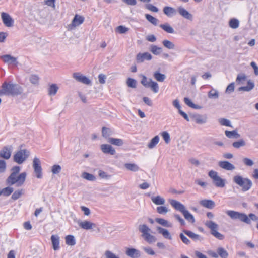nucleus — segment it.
Returning a JSON list of instances; mask_svg holds the SVG:
<instances>
[{
    "instance_id": "f257e3e1",
    "label": "nucleus",
    "mask_w": 258,
    "mask_h": 258,
    "mask_svg": "<svg viewBox=\"0 0 258 258\" xmlns=\"http://www.w3.org/2000/svg\"><path fill=\"white\" fill-rule=\"evenodd\" d=\"M21 168L19 166H16L12 168V173L7 179L8 184L12 185L16 184L17 186H22L25 182L26 178V173L22 172L18 174Z\"/></svg>"
},
{
    "instance_id": "f03ea898",
    "label": "nucleus",
    "mask_w": 258,
    "mask_h": 258,
    "mask_svg": "<svg viewBox=\"0 0 258 258\" xmlns=\"http://www.w3.org/2000/svg\"><path fill=\"white\" fill-rule=\"evenodd\" d=\"M226 214L233 220H239L241 222H244L247 224H251V221H258V217L255 214L250 213L248 216L245 213H240L233 210H227L226 212Z\"/></svg>"
},
{
    "instance_id": "7ed1b4c3",
    "label": "nucleus",
    "mask_w": 258,
    "mask_h": 258,
    "mask_svg": "<svg viewBox=\"0 0 258 258\" xmlns=\"http://www.w3.org/2000/svg\"><path fill=\"white\" fill-rule=\"evenodd\" d=\"M23 92V88L17 84L4 82L0 90V96L12 95L16 96L21 94Z\"/></svg>"
},
{
    "instance_id": "20e7f679",
    "label": "nucleus",
    "mask_w": 258,
    "mask_h": 258,
    "mask_svg": "<svg viewBox=\"0 0 258 258\" xmlns=\"http://www.w3.org/2000/svg\"><path fill=\"white\" fill-rule=\"evenodd\" d=\"M139 230L142 233V236L144 239L149 244H152L156 241L157 238L152 234L151 229L146 224H141L139 226Z\"/></svg>"
},
{
    "instance_id": "39448f33",
    "label": "nucleus",
    "mask_w": 258,
    "mask_h": 258,
    "mask_svg": "<svg viewBox=\"0 0 258 258\" xmlns=\"http://www.w3.org/2000/svg\"><path fill=\"white\" fill-rule=\"evenodd\" d=\"M139 230L142 233V236L144 239L149 244H152L156 241L157 238L152 234L151 229L146 224H141L139 226Z\"/></svg>"
},
{
    "instance_id": "423d86ee",
    "label": "nucleus",
    "mask_w": 258,
    "mask_h": 258,
    "mask_svg": "<svg viewBox=\"0 0 258 258\" xmlns=\"http://www.w3.org/2000/svg\"><path fill=\"white\" fill-rule=\"evenodd\" d=\"M233 182L241 187L242 191L246 192L252 186V181L248 178H243L240 175H236L233 177Z\"/></svg>"
},
{
    "instance_id": "0eeeda50",
    "label": "nucleus",
    "mask_w": 258,
    "mask_h": 258,
    "mask_svg": "<svg viewBox=\"0 0 258 258\" xmlns=\"http://www.w3.org/2000/svg\"><path fill=\"white\" fill-rule=\"evenodd\" d=\"M205 225L211 230L212 235L219 240H223L224 238L223 235L218 232V225L211 220L206 221Z\"/></svg>"
},
{
    "instance_id": "6e6552de",
    "label": "nucleus",
    "mask_w": 258,
    "mask_h": 258,
    "mask_svg": "<svg viewBox=\"0 0 258 258\" xmlns=\"http://www.w3.org/2000/svg\"><path fill=\"white\" fill-rule=\"evenodd\" d=\"M30 155V152L26 149H21L14 155V161L19 164L24 163Z\"/></svg>"
},
{
    "instance_id": "1a4fd4ad",
    "label": "nucleus",
    "mask_w": 258,
    "mask_h": 258,
    "mask_svg": "<svg viewBox=\"0 0 258 258\" xmlns=\"http://www.w3.org/2000/svg\"><path fill=\"white\" fill-rule=\"evenodd\" d=\"M208 175L212 179L213 183L216 187L223 188L225 186L226 181L219 176L218 172L211 170L209 172Z\"/></svg>"
},
{
    "instance_id": "9d476101",
    "label": "nucleus",
    "mask_w": 258,
    "mask_h": 258,
    "mask_svg": "<svg viewBox=\"0 0 258 258\" xmlns=\"http://www.w3.org/2000/svg\"><path fill=\"white\" fill-rule=\"evenodd\" d=\"M33 167L37 178H41L42 177V169L41 166V161L37 157H35L33 159Z\"/></svg>"
},
{
    "instance_id": "9b49d317",
    "label": "nucleus",
    "mask_w": 258,
    "mask_h": 258,
    "mask_svg": "<svg viewBox=\"0 0 258 258\" xmlns=\"http://www.w3.org/2000/svg\"><path fill=\"white\" fill-rule=\"evenodd\" d=\"M84 21V18L83 16L76 14L74 17L70 24L68 25V30H73L76 27L82 24Z\"/></svg>"
},
{
    "instance_id": "f8f14e48",
    "label": "nucleus",
    "mask_w": 258,
    "mask_h": 258,
    "mask_svg": "<svg viewBox=\"0 0 258 258\" xmlns=\"http://www.w3.org/2000/svg\"><path fill=\"white\" fill-rule=\"evenodd\" d=\"M152 57V55L149 52L139 53L136 56V60L138 63H142L145 60H151Z\"/></svg>"
},
{
    "instance_id": "ddd939ff",
    "label": "nucleus",
    "mask_w": 258,
    "mask_h": 258,
    "mask_svg": "<svg viewBox=\"0 0 258 258\" xmlns=\"http://www.w3.org/2000/svg\"><path fill=\"white\" fill-rule=\"evenodd\" d=\"M1 58L5 63L8 64H13L17 66L18 64L17 58L12 56L9 54L4 55L1 56Z\"/></svg>"
},
{
    "instance_id": "4468645a",
    "label": "nucleus",
    "mask_w": 258,
    "mask_h": 258,
    "mask_svg": "<svg viewBox=\"0 0 258 258\" xmlns=\"http://www.w3.org/2000/svg\"><path fill=\"white\" fill-rule=\"evenodd\" d=\"M1 18L3 23L7 27H12L13 25L14 20L8 13L2 12Z\"/></svg>"
},
{
    "instance_id": "2eb2a0df",
    "label": "nucleus",
    "mask_w": 258,
    "mask_h": 258,
    "mask_svg": "<svg viewBox=\"0 0 258 258\" xmlns=\"http://www.w3.org/2000/svg\"><path fill=\"white\" fill-rule=\"evenodd\" d=\"M74 78H75L77 81L80 82L83 84L86 85H89L91 84V80L88 79L85 76L83 75L80 73H74L73 75Z\"/></svg>"
},
{
    "instance_id": "dca6fc26",
    "label": "nucleus",
    "mask_w": 258,
    "mask_h": 258,
    "mask_svg": "<svg viewBox=\"0 0 258 258\" xmlns=\"http://www.w3.org/2000/svg\"><path fill=\"white\" fill-rule=\"evenodd\" d=\"M169 202L175 209L181 213L186 209L185 207L182 204L175 200L169 199Z\"/></svg>"
},
{
    "instance_id": "f3484780",
    "label": "nucleus",
    "mask_w": 258,
    "mask_h": 258,
    "mask_svg": "<svg viewBox=\"0 0 258 258\" xmlns=\"http://www.w3.org/2000/svg\"><path fill=\"white\" fill-rule=\"evenodd\" d=\"M177 11L180 15L186 19L192 21L193 19V15L187 11L183 7L180 6L177 9Z\"/></svg>"
},
{
    "instance_id": "a211bd4d",
    "label": "nucleus",
    "mask_w": 258,
    "mask_h": 258,
    "mask_svg": "<svg viewBox=\"0 0 258 258\" xmlns=\"http://www.w3.org/2000/svg\"><path fill=\"white\" fill-rule=\"evenodd\" d=\"M79 226L85 230H90L96 227V224L88 221H78Z\"/></svg>"
},
{
    "instance_id": "6ab92c4d",
    "label": "nucleus",
    "mask_w": 258,
    "mask_h": 258,
    "mask_svg": "<svg viewBox=\"0 0 258 258\" xmlns=\"http://www.w3.org/2000/svg\"><path fill=\"white\" fill-rule=\"evenodd\" d=\"M47 16L48 12L45 9L39 10L37 20L39 23L43 24L46 22Z\"/></svg>"
},
{
    "instance_id": "aec40b11",
    "label": "nucleus",
    "mask_w": 258,
    "mask_h": 258,
    "mask_svg": "<svg viewBox=\"0 0 258 258\" xmlns=\"http://www.w3.org/2000/svg\"><path fill=\"white\" fill-rule=\"evenodd\" d=\"M100 148L104 154H109L112 155L115 154V149L109 144H102L101 145Z\"/></svg>"
},
{
    "instance_id": "412c9836",
    "label": "nucleus",
    "mask_w": 258,
    "mask_h": 258,
    "mask_svg": "<svg viewBox=\"0 0 258 258\" xmlns=\"http://www.w3.org/2000/svg\"><path fill=\"white\" fill-rule=\"evenodd\" d=\"M125 253L127 256L131 258H138L140 256L139 250L133 248H127Z\"/></svg>"
},
{
    "instance_id": "4be33fe9",
    "label": "nucleus",
    "mask_w": 258,
    "mask_h": 258,
    "mask_svg": "<svg viewBox=\"0 0 258 258\" xmlns=\"http://www.w3.org/2000/svg\"><path fill=\"white\" fill-rule=\"evenodd\" d=\"M163 13L168 17H172L177 14V11L173 7L166 6L163 10Z\"/></svg>"
},
{
    "instance_id": "5701e85b",
    "label": "nucleus",
    "mask_w": 258,
    "mask_h": 258,
    "mask_svg": "<svg viewBox=\"0 0 258 258\" xmlns=\"http://www.w3.org/2000/svg\"><path fill=\"white\" fill-rule=\"evenodd\" d=\"M183 232L194 241H201L203 240V238L202 236L192 232V231L184 230Z\"/></svg>"
},
{
    "instance_id": "b1692460",
    "label": "nucleus",
    "mask_w": 258,
    "mask_h": 258,
    "mask_svg": "<svg viewBox=\"0 0 258 258\" xmlns=\"http://www.w3.org/2000/svg\"><path fill=\"white\" fill-rule=\"evenodd\" d=\"M218 165L221 168L226 170H233L235 168V166L228 161H220Z\"/></svg>"
},
{
    "instance_id": "393cba45",
    "label": "nucleus",
    "mask_w": 258,
    "mask_h": 258,
    "mask_svg": "<svg viewBox=\"0 0 258 258\" xmlns=\"http://www.w3.org/2000/svg\"><path fill=\"white\" fill-rule=\"evenodd\" d=\"M11 155V150L10 148L5 147L0 151V157L6 159L10 158Z\"/></svg>"
},
{
    "instance_id": "a878e982",
    "label": "nucleus",
    "mask_w": 258,
    "mask_h": 258,
    "mask_svg": "<svg viewBox=\"0 0 258 258\" xmlns=\"http://www.w3.org/2000/svg\"><path fill=\"white\" fill-rule=\"evenodd\" d=\"M53 248L54 250L59 249V237L58 235H52L51 237Z\"/></svg>"
},
{
    "instance_id": "bb28decb",
    "label": "nucleus",
    "mask_w": 258,
    "mask_h": 258,
    "mask_svg": "<svg viewBox=\"0 0 258 258\" xmlns=\"http://www.w3.org/2000/svg\"><path fill=\"white\" fill-rule=\"evenodd\" d=\"M200 204L202 206L208 209H212L215 205V202L211 200H202L200 201Z\"/></svg>"
},
{
    "instance_id": "cd10ccee",
    "label": "nucleus",
    "mask_w": 258,
    "mask_h": 258,
    "mask_svg": "<svg viewBox=\"0 0 258 258\" xmlns=\"http://www.w3.org/2000/svg\"><path fill=\"white\" fill-rule=\"evenodd\" d=\"M153 203L156 205H162L165 203V200L160 196H153L151 198Z\"/></svg>"
},
{
    "instance_id": "c85d7f7f",
    "label": "nucleus",
    "mask_w": 258,
    "mask_h": 258,
    "mask_svg": "<svg viewBox=\"0 0 258 258\" xmlns=\"http://www.w3.org/2000/svg\"><path fill=\"white\" fill-rule=\"evenodd\" d=\"M157 229L158 232L161 234L164 238L169 240L172 239V236L167 229L161 227H157Z\"/></svg>"
},
{
    "instance_id": "c756f323",
    "label": "nucleus",
    "mask_w": 258,
    "mask_h": 258,
    "mask_svg": "<svg viewBox=\"0 0 258 258\" xmlns=\"http://www.w3.org/2000/svg\"><path fill=\"white\" fill-rule=\"evenodd\" d=\"M194 121L197 123L200 124H204L207 122V117L206 115L202 116L201 115H196L193 116Z\"/></svg>"
},
{
    "instance_id": "7c9ffc66",
    "label": "nucleus",
    "mask_w": 258,
    "mask_h": 258,
    "mask_svg": "<svg viewBox=\"0 0 258 258\" xmlns=\"http://www.w3.org/2000/svg\"><path fill=\"white\" fill-rule=\"evenodd\" d=\"M254 87V84L253 81L248 80L247 82V85L246 86H243L239 87L238 90L240 91H251Z\"/></svg>"
},
{
    "instance_id": "2f4dec72",
    "label": "nucleus",
    "mask_w": 258,
    "mask_h": 258,
    "mask_svg": "<svg viewBox=\"0 0 258 258\" xmlns=\"http://www.w3.org/2000/svg\"><path fill=\"white\" fill-rule=\"evenodd\" d=\"M107 141L111 144L118 146H122L123 144V141L121 139L109 138Z\"/></svg>"
},
{
    "instance_id": "473e14b6",
    "label": "nucleus",
    "mask_w": 258,
    "mask_h": 258,
    "mask_svg": "<svg viewBox=\"0 0 258 258\" xmlns=\"http://www.w3.org/2000/svg\"><path fill=\"white\" fill-rule=\"evenodd\" d=\"M150 51L153 54L158 55L162 52V48L155 45H151L150 47Z\"/></svg>"
},
{
    "instance_id": "72a5a7b5",
    "label": "nucleus",
    "mask_w": 258,
    "mask_h": 258,
    "mask_svg": "<svg viewBox=\"0 0 258 258\" xmlns=\"http://www.w3.org/2000/svg\"><path fill=\"white\" fill-rule=\"evenodd\" d=\"M184 218L189 222L194 223L195 222L194 216L186 209L182 213Z\"/></svg>"
},
{
    "instance_id": "f704fd0d",
    "label": "nucleus",
    "mask_w": 258,
    "mask_h": 258,
    "mask_svg": "<svg viewBox=\"0 0 258 258\" xmlns=\"http://www.w3.org/2000/svg\"><path fill=\"white\" fill-rule=\"evenodd\" d=\"M40 78L39 76L35 74H31L29 77V80L31 84L35 86H38L39 84Z\"/></svg>"
},
{
    "instance_id": "c9c22d12",
    "label": "nucleus",
    "mask_w": 258,
    "mask_h": 258,
    "mask_svg": "<svg viewBox=\"0 0 258 258\" xmlns=\"http://www.w3.org/2000/svg\"><path fill=\"white\" fill-rule=\"evenodd\" d=\"M159 137L158 136H155L152 138L150 142L148 143L147 146L149 149L154 148L159 142Z\"/></svg>"
},
{
    "instance_id": "e433bc0d",
    "label": "nucleus",
    "mask_w": 258,
    "mask_h": 258,
    "mask_svg": "<svg viewBox=\"0 0 258 258\" xmlns=\"http://www.w3.org/2000/svg\"><path fill=\"white\" fill-rule=\"evenodd\" d=\"M225 133L226 136L229 138H239L240 137V134L236 130L232 131H226Z\"/></svg>"
},
{
    "instance_id": "4c0bfd02",
    "label": "nucleus",
    "mask_w": 258,
    "mask_h": 258,
    "mask_svg": "<svg viewBox=\"0 0 258 258\" xmlns=\"http://www.w3.org/2000/svg\"><path fill=\"white\" fill-rule=\"evenodd\" d=\"M156 222H157L159 224L166 227H171L172 225L171 223L169 222L166 220H165L162 218H157L155 219Z\"/></svg>"
},
{
    "instance_id": "58836bf2",
    "label": "nucleus",
    "mask_w": 258,
    "mask_h": 258,
    "mask_svg": "<svg viewBox=\"0 0 258 258\" xmlns=\"http://www.w3.org/2000/svg\"><path fill=\"white\" fill-rule=\"evenodd\" d=\"M160 27L168 33H174V29L168 23L161 24Z\"/></svg>"
},
{
    "instance_id": "ea45409f",
    "label": "nucleus",
    "mask_w": 258,
    "mask_h": 258,
    "mask_svg": "<svg viewBox=\"0 0 258 258\" xmlns=\"http://www.w3.org/2000/svg\"><path fill=\"white\" fill-rule=\"evenodd\" d=\"M153 76L157 81L161 82H163L166 78L165 75L160 73L159 71L155 72Z\"/></svg>"
},
{
    "instance_id": "a19ab883",
    "label": "nucleus",
    "mask_w": 258,
    "mask_h": 258,
    "mask_svg": "<svg viewBox=\"0 0 258 258\" xmlns=\"http://www.w3.org/2000/svg\"><path fill=\"white\" fill-rule=\"evenodd\" d=\"M217 252L221 258H227L229 255L228 252L223 247H218Z\"/></svg>"
},
{
    "instance_id": "79ce46f5",
    "label": "nucleus",
    "mask_w": 258,
    "mask_h": 258,
    "mask_svg": "<svg viewBox=\"0 0 258 258\" xmlns=\"http://www.w3.org/2000/svg\"><path fill=\"white\" fill-rule=\"evenodd\" d=\"M124 167L128 170L136 172L139 170L138 166L134 163H126Z\"/></svg>"
},
{
    "instance_id": "37998d69",
    "label": "nucleus",
    "mask_w": 258,
    "mask_h": 258,
    "mask_svg": "<svg viewBox=\"0 0 258 258\" xmlns=\"http://www.w3.org/2000/svg\"><path fill=\"white\" fill-rule=\"evenodd\" d=\"M147 88H150L154 93H157L159 91V86L157 82L150 79V83Z\"/></svg>"
},
{
    "instance_id": "c03bdc74",
    "label": "nucleus",
    "mask_w": 258,
    "mask_h": 258,
    "mask_svg": "<svg viewBox=\"0 0 258 258\" xmlns=\"http://www.w3.org/2000/svg\"><path fill=\"white\" fill-rule=\"evenodd\" d=\"M66 243L70 246H73L76 244V240L75 237L73 235H68L65 238Z\"/></svg>"
},
{
    "instance_id": "a18cd8bd",
    "label": "nucleus",
    "mask_w": 258,
    "mask_h": 258,
    "mask_svg": "<svg viewBox=\"0 0 258 258\" xmlns=\"http://www.w3.org/2000/svg\"><path fill=\"white\" fill-rule=\"evenodd\" d=\"M58 90V87L56 84H53L50 86L48 89V94L50 96L55 95Z\"/></svg>"
},
{
    "instance_id": "49530a36",
    "label": "nucleus",
    "mask_w": 258,
    "mask_h": 258,
    "mask_svg": "<svg viewBox=\"0 0 258 258\" xmlns=\"http://www.w3.org/2000/svg\"><path fill=\"white\" fill-rule=\"evenodd\" d=\"M162 44L163 46L169 49H175V44L172 42L171 41L168 40H164L162 41Z\"/></svg>"
},
{
    "instance_id": "de8ad7c7",
    "label": "nucleus",
    "mask_w": 258,
    "mask_h": 258,
    "mask_svg": "<svg viewBox=\"0 0 258 258\" xmlns=\"http://www.w3.org/2000/svg\"><path fill=\"white\" fill-rule=\"evenodd\" d=\"M145 16L146 19L153 25L156 26L158 24L159 20L155 17L147 14Z\"/></svg>"
},
{
    "instance_id": "09e8293b",
    "label": "nucleus",
    "mask_w": 258,
    "mask_h": 258,
    "mask_svg": "<svg viewBox=\"0 0 258 258\" xmlns=\"http://www.w3.org/2000/svg\"><path fill=\"white\" fill-rule=\"evenodd\" d=\"M229 24L231 28L236 29L238 27L239 22L237 19L233 18L229 21Z\"/></svg>"
},
{
    "instance_id": "8fccbe9b",
    "label": "nucleus",
    "mask_w": 258,
    "mask_h": 258,
    "mask_svg": "<svg viewBox=\"0 0 258 258\" xmlns=\"http://www.w3.org/2000/svg\"><path fill=\"white\" fill-rule=\"evenodd\" d=\"M126 84L128 87L135 88L137 87V81L134 79L128 78L126 80Z\"/></svg>"
},
{
    "instance_id": "3c124183",
    "label": "nucleus",
    "mask_w": 258,
    "mask_h": 258,
    "mask_svg": "<svg viewBox=\"0 0 258 258\" xmlns=\"http://www.w3.org/2000/svg\"><path fill=\"white\" fill-rule=\"evenodd\" d=\"M129 30V28L123 25L117 26L115 29V31L120 34H124Z\"/></svg>"
},
{
    "instance_id": "603ef678",
    "label": "nucleus",
    "mask_w": 258,
    "mask_h": 258,
    "mask_svg": "<svg viewBox=\"0 0 258 258\" xmlns=\"http://www.w3.org/2000/svg\"><path fill=\"white\" fill-rule=\"evenodd\" d=\"M13 191V188L10 187H7L6 188H3L1 191V195H3L5 196H9L10 195Z\"/></svg>"
},
{
    "instance_id": "864d4df0",
    "label": "nucleus",
    "mask_w": 258,
    "mask_h": 258,
    "mask_svg": "<svg viewBox=\"0 0 258 258\" xmlns=\"http://www.w3.org/2000/svg\"><path fill=\"white\" fill-rule=\"evenodd\" d=\"M82 177L89 181H94L96 179L95 177L92 174L87 172H84L82 174Z\"/></svg>"
},
{
    "instance_id": "5fc2aeb1",
    "label": "nucleus",
    "mask_w": 258,
    "mask_h": 258,
    "mask_svg": "<svg viewBox=\"0 0 258 258\" xmlns=\"http://www.w3.org/2000/svg\"><path fill=\"white\" fill-rule=\"evenodd\" d=\"M208 97L209 98H218L219 97V93L218 92L214 89H212L208 92Z\"/></svg>"
},
{
    "instance_id": "6e6d98bb",
    "label": "nucleus",
    "mask_w": 258,
    "mask_h": 258,
    "mask_svg": "<svg viewBox=\"0 0 258 258\" xmlns=\"http://www.w3.org/2000/svg\"><path fill=\"white\" fill-rule=\"evenodd\" d=\"M245 145V142L243 139L234 142L232 143V146L235 148H239L241 147L244 146Z\"/></svg>"
},
{
    "instance_id": "4d7b16f0",
    "label": "nucleus",
    "mask_w": 258,
    "mask_h": 258,
    "mask_svg": "<svg viewBox=\"0 0 258 258\" xmlns=\"http://www.w3.org/2000/svg\"><path fill=\"white\" fill-rule=\"evenodd\" d=\"M184 101L185 103L187 105H188L189 107L192 108H195V109L198 108V107L197 106V105H196L194 103H193L191 101V100L189 99L188 98H187V97L184 98Z\"/></svg>"
},
{
    "instance_id": "13d9d810",
    "label": "nucleus",
    "mask_w": 258,
    "mask_h": 258,
    "mask_svg": "<svg viewBox=\"0 0 258 258\" xmlns=\"http://www.w3.org/2000/svg\"><path fill=\"white\" fill-rule=\"evenodd\" d=\"M157 211L159 214H165L168 212V209L165 206H159L157 207Z\"/></svg>"
},
{
    "instance_id": "bf43d9fd",
    "label": "nucleus",
    "mask_w": 258,
    "mask_h": 258,
    "mask_svg": "<svg viewBox=\"0 0 258 258\" xmlns=\"http://www.w3.org/2000/svg\"><path fill=\"white\" fill-rule=\"evenodd\" d=\"M219 122L221 125L225 126H231L230 120L225 118H220L219 119Z\"/></svg>"
},
{
    "instance_id": "052dcab7",
    "label": "nucleus",
    "mask_w": 258,
    "mask_h": 258,
    "mask_svg": "<svg viewBox=\"0 0 258 258\" xmlns=\"http://www.w3.org/2000/svg\"><path fill=\"white\" fill-rule=\"evenodd\" d=\"M23 194V190H16L12 196V198L14 200H16L20 198Z\"/></svg>"
},
{
    "instance_id": "680f3d73",
    "label": "nucleus",
    "mask_w": 258,
    "mask_h": 258,
    "mask_svg": "<svg viewBox=\"0 0 258 258\" xmlns=\"http://www.w3.org/2000/svg\"><path fill=\"white\" fill-rule=\"evenodd\" d=\"M61 170V167L59 165H54L52 167L51 171L54 174H58Z\"/></svg>"
},
{
    "instance_id": "e2e57ef3",
    "label": "nucleus",
    "mask_w": 258,
    "mask_h": 258,
    "mask_svg": "<svg viewBox=\"0 0 258 258\" xmlns=\"http://www.w3.org/2000/svg\"><path fill=\"white\" fill-rule=\"evenodd\" d=\"M102 136L105 138H107L111 135V131L105 127H103L102 130Z\"/></svg>"
},
{
    "instance_id": "0e129e2a",
    "label": "nucleus",
    "mask_w": 258,
    "mask_h": 258,
    "mask_svg": "<svg viewBox=\"0 0 258 258\" xmlns=\"http://www.w3.org/2000/svg\"><path fill=\"white\" fill-rule=\"evenodd\" d=\"M162 136L166 143L168 144L170 142V135L168 132L166 131L162 132Z\"/></svg>"
},
{
    "instance_id": "69168bd1",
    "label": "nucleus",
    "mask_w": 258,
    "mask_h": 258,
    "mask_svg": "<svg viewBox=\"0 0 258 258\" xmlns=\"http://www.w3.org/2000/svg\"><path fill=\"white\" fill-rule=\"evenodd\" d=\"M150 79H151L148 80L147 78L145 76L143 75L141 83L144 86L147 88L150 83Z\"/></svg>"
},
{
    "instance_id": "338daca9",
    "label": "nucleus",
    "mask_w": 258,
    "mask_h": 258,
    "mask_svg": "<svg viewBox=\"0 0 258 258\" xmlns=\"http://www.w3.org/2000/svg\"><path fill=\"white\" fill-rule=\"evenodd\" d=\"M143 249L148 254L150 255H154L155 253L153 249L150 247H143Z\"/></svg>"
},
{
    "instance_id": "774afa93",
    "label": "nucleus",
    "mask_w": 258,
    "mask_h": 258,
    "mask_svg": "<svg viewBox=\"0 0 258 258\" xmlns=\"http://www.w3.org/2000/svg\"><path fill=\"white\" fill-rule=\"evenodd\" d=\"M104 255L106 258H119L118 256L109 250L106 251Z\"/></svg>"
}]
</instances>
